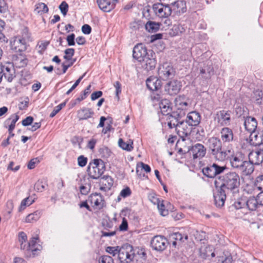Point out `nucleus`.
<instances>
[{
  "instance_id": "f257e3e1",
  "label": "nucleus",
  "mask_w": 263,
  "mask_h": 263,
  "mask_svg": "<svg viewBox=\"0 0 263 263\" xmlns=\"http://www.w3.org/2000/svg\"><path fill=\"white\" fill-rule=\"evenodd\" d=\"M27 238L24 232H21L19 233L18 241L21 243V249L27 251V256H34L41 250L42 246L37 243V236L33 237L29 243L26 242Z\"/></svg>"
},
{
  "instance_id": "f03ea898",
  "label": "nucleus",
  "mask_w": 263,
  "mask_h": 263,
  "mask_svg": "<svg viewBox=\"0 0 263 263\" xmlns=\"http://www.w3.org/2000/svg\"><path fill=\"white\" fill-rule=\"evenodd\" d=\"M230 161L232 167L240 172L242 175H249L254 170L252 164L248 161L243 160L240 156H232Z\"/></svg>"
},
{
  "instance_id": "7ed1b4c3",
  "label": "nucleus",
  "mask_w": 263,
  "mask_h": 263,
  "mask_svg": "<svg viewBox=\"0 0 263 263\" xmlns=\"http://www.w3.org/2000/svg\"><path fill=\"white\" fill-rule=\"evenodd\" d=\"M206 145L215 159L221 161L226 159L227 154L226 152L222 151L221 143L219 139L212 137L208 140Z\"/></svg>"
},
{
  "instance_id": "20e7f679",
  "label": "nucleus",
  "mask_w": 263,
  "mask_h": 263,
  "mask_svg": "<svg viewBox=\"0 0 263 263\" xmlns=\"http://www.w3.org/2000/svg\"><path fill=\"white\" fill-rule=\"evenodd\" d=\"M105 170V164L103 161L100 159H95L89 163L87 172L91 178L98 179L104 173Z\"/></svg>"
},
{
  "instance_id": "39448f33",
  "label": "nucleus",
  "mask_w": 263,
  "mask_h": 263,
  "mask_svg": "<svg viewBox=\"0 0 263 263\" xmlns=\"http://www.w3.org/2000/svg\"><path fill=\"white\" fill-rule=\"evenodd\" d=\"M240 182V177L238 174L233 172L228 173L223 177L221 189L234 190L239 187Z\"/></svg>"
},
{
  "instance_id": "423d86ee",
  "label": "nucleus",
  "mask_w": 263,
  "mask_h": 263,
  "mask_svg": "<svg viewBox=\"0 0 263 263\" xmlns=\"http://www.w3.org/2000/svg\"><path fill=\"white\" fill-rule=\"evenodd\" d=\"M189 99L184 95H180L174 100L175 111L179 113L180 117H184L186 112L191 107Z\"/></svg>"
},
{
  "instance_id": "0eeeda50",
  "label": "nucleus",
  "mask_w": 263,
  "mask_h": 263,
  "mask_svg": "<svg viewBox=\"0 0 263 263\" xmlns=\"http://www.w3.org/2000/svg\"><path fill=\"white\" fill-rule=\"evenodd\" d=\"M136 257L133 247L128 244H125L119 250V259L121 263L130 262Z\"/></svg>"
},
{
  "instance_id": "6e6552de",
  "label": "nucleus",
  "mask_w": 263,
  "mask_h": 263,
  "mask_svg": "<svg viewBox=\"0 0 263 263\" xmlns=\"http://www.w3.org/2000/svg\"><path fill=\"white\" fill-rule=\"evenodd\" d=\"M226 166H220L216 163L209 164L202 168L203 174L209 178H214L224 172Z\"/></svg>"
},
{
  "instance_id": "1a4fd4ad",
  "label": "nucleus",
  "mask_w": 263,
  "mask_h": 263,
  "mask_svg": "<svg viewBox=\"0 0 263 263\" xmlns=\"http://www.w3.org/2000/svg\"><path fill=\"white\" fill-rule=\"evenodd\" d=\"M152 9L155 14L160 18L168 17L172 13V9L168 5L156 3L153 5Z\"/></svg>"
},
{
  "instance_id": "9d476101",
  "label": "nucleus",
  "mask_w": 263,
  "mask_h": 263,
  "mask_svg": "<svg viewBox=\"0 0 263 263\" xmlns=\"http://www.w3.org/2000/svg\"><path fill=\"white\" fill-rule=\"evenodd\" d=\"M158 73L159 77L165 80L173 78L175 76V71L171 64L165 63L160 66Z\"/></svg>"
},
{
  "instance_id": "9b49d317",
  "label": "nucleus",
  "mask_w": 263,
  "mask_h": 263,
  "mask_svg": "<svg viewBox=\"0 0 263 263\" xmlns=\"http://www.w3.org/2000/svg\"><path fill=\"white\" fill-rule=\"evenodd\" d=\"M168 244L167 239L163 236L157 235L154 236L151 241L152 248L156 251H162L165 249Z\"/></svg>"
},
{
  "instance_id": "f8f14e48",
  "label": "nucleus",
  "mask_w": 263,
  "mask_h": 263,
  "mask_svg": "<svg viewBox=\"0 0 263 263\" xmlns=\"http://www.w3.org/2000/svg\"><path fill=\"white\" fill-rule=\"evenodd\" d=\"M181 83L176 80L170 81L164 86V91L170 96L177 95L181 90Z\"/></svg>"
},
{
  "instance_id": "ddd939ff",
  "label": "nucleus",
  "mask_w": 263,
  "mask_h": 263,
  "mask_svg": "<svg viewBox=\"0 0 263 263\" xmlns=\"http://www.w3.org/2000/svg\"><path fill=\"white\" fill-rule=\"evenodd\" d=\"M151 51L147 52L145 46L142 44H138L135 46L133 49V58L139 62H142L143 59L147 57Z\"/></svg>"
},
{
  "instance_id": "4468645a",
  "label": "nucleus",
  "mask_w": 263,
  "mask_h": 263,
  "mask_svg": "<svg viewBox=\"0 0 263 263\" xmlns=\"http://www.w3.org/2000/svg\"><path fill=\"white\" fill-rule=\"evenodd\" d=\"M11 48L16 52H21L26 49L25 40L20 36H15L10 42Z\"/></svg>"
},
{
  "instance_id": "2eb2a0df",
  "label": "nucleus",
  "mask_w": 263,
  "mask_h": 263,
  "mask_svg": "<svg viewBox=\"0 0 263 263\" xmlns=\"http://www.w3.org/2000/svg\"><path fill=\"white\" fill-rule=\"evenodd\" d=\"M215 120L221 126H228L231 123V112L223 110H220L216 114Z\"/></svg>"
},
{
  "instance_id": "dca6fc26",
  "label": "nucleus",
  "mask_w": 263,
  "mask_h": 263,
  "mask_svg": "<svg viewBox=\"0 0 263 263\" xmlns=\"http://www.w3.org/2000/svg\"><path fill=\"white\" fill-rule=\"evenodd\" d=\"M176 131L178 135L184 140V138L189 136L192 131V126H189L185 121H181L176 127Z\"/></svg>"
},
{
  "instance_id": "f3484780",
  "label": "nucleus",
  "mask_w": 263,
  "mask_h": 263,
  "mask_svg": "<svg viewBox=\"0 0 263 263\" xmlns=\"http://www.w3.org/2000/svg\"><path fill=\"white\" fill-rule=\"evenodd\" d=\"M201 119L200 114L198 112L192 111L187 114L185 121L189 126H196L200 123Z\"/></svg>"
},
{
  "instance_id": "a211bd4d",
  "label": "nucleus",
  "mask_w": 263,
  "mask_h": 263,
  "mask_svg": "<svg viewBox=\"0 0 263 263\" xmlns=\"http://www.w3.org/2000/svg\"><path fill=\"white\" fill-rule=\"evenodd\" d=\"M117 2L113 0H97L99 8L105 12H109L113 10Z\"/></svg>"
},
{
  "instance_id": "6ab92c4d",
  "label": "nucleus",
  "mask_w": 263,
  "mask_h": 263,
  "mask_svg": "<svg viewBox=\"0 0 263 263\" xmlns=\"http://www.w3.org/2000/svg\"><path fill=\"white\" fill-rule=\"evenodd\" d=\"M88 200L90 203L98 209H101L104 206V200L100 194H93L89 197Z\"/></svg>"
},
{
  "instance_id": "aec40b11",
  "label": "nucleus",
  "mask_w": 263,
  "mask_h": 263,
  "mask_svg": "<svg viewBox=\"0 0 263 263\" xmlns=\"http://www.w3.org/2000/svg\"><path fill=\"white\" fill-rule=\"evenodd\" d=\"M249 161L254 166V165H258L263 162V155L258 151L250 152L248 155Z\"/></svg>"
},
{
  "instance_id": "412c9836",
  "label": "nucleus",
  "mask_w": 263,
  "mask_h": 263,
  "mask_svg": "<svg viewBox=\"0 0 263 263\" xmlns=\"http://www.w3.org/2000/svg\"><path fill=\"white\" fill-rule=\"evenodd\" d=\"M2 73V77L8 82H11L15 77L14 68L13 66L10 64L3 67Z\"/></svg>"
},
{
  "instance_id": "4be33fe9",
  "label": "nucleus",
  "mask_w": 263,
  "mask_h": 263,
  "mask_svg": "<svg viewBox=\"0 0 263 263\" xmlns=\"http://www.w3.org/2000/svg\"><path fill=\"white\" fill-rule=\"evenodd\" d=\"M147 88L152 91L159 89L162 86L161 81L156 77H150L146 80Z\"/></svg>"
},
{
  "instance_id": "5701e85b",
  "label": "nucleus",
  "mask_w": 263,
  "mask_h": 263,
  "mask_svg": "<svg viewBox=\"0 0 263 263\" xmlns=\"http://www.w3.org/2000/svg\"><path fill=\"white\" fill-rule=\"evenodd\" d=\"M257 125V122L255 118L251 117H247L244 121V126L246 130L249 133H254Z\"/></svg>"
},
{
  "instance_id": "b1692460",
  "label": "nucleus",
  "mask_w": 263,
  "mask_h": 263,
  "mask_svg": "<svg viewBox=\"0 0 263 263\" xmlns=\"http://www.w3.org/2000/svg\"><path fill=\"white\" fill-rule=\"evenodd\" d=\"M94 114L93 111L89 108L82 107L77 111V117L79 120H85L91 118Z\"/></svg>"
},
{
  "instance_id": "393cba45",
  "label": "nucleus",
  "mask_w": 263,
  "mask_h": 263,
  "mask_svg": "<svg viewBox=\"0 0 263 263\" xmlns=\"http://www.w3.org/2000/svg\"><path fill=\"white\" fill-rule=\"evenodd\" d=\"M191 151L194 159L202 158L206 153V149L204 146L198 143L192 146Z\"/></svg>"
},
{
  "instance_id": "a878e982",
  "label": "nucleus",
  "mask_w": 263,
  "mask_h": 263,
  "mask_svg": "<svg viewBox=\"0 0 263 263\" xmlns=\"http://www.w3.org/2000/svg\"><path fill=\"white\" fill-rule=\"evenodd\" d=\"M152 54V52L151 53ZM149 54L146 57L143 61H142V66L147 71L151 70L155 68L156 65V60L153 57L152 55Z\"/></svg>"
},
{
  "instance_id": "bb28decb",
  "label": "nucleus",
  "mask_w": 263,
  "mask_h": 263,
  "mask_svg": "<svg viewBox=\"0 0 263 263\" xmlns=\"http://www.w3.org/2000/svg\"><path fill=\"white\" fill-rule=\"evenodd\" d=\"M182 117H180L179 116V113L174 111L172 114L169 115L168 116V122L167 125L170 128H175L176 129V127L178 125V124L181 122L180 119Z\"/></svg>"
},
{
  "instance_id": "cd10ccee",
  "label": "nucleus",
  "mask_w": 263,
  "mask_h": 263,
  "mask_svg": "<svg viewBox=\"0 0 263 263\" xmlns=\"http://www.w3.org/2000/svg\"><path fill=\"white\" fill-rule=\"evenodd\" d=\"M221 139L223 142H230L233 140L234 135L231 129L223 127L220 131Z\"/></svg>"
},
{
  "instance_id": "c85d7f7f",
  "label": "nucleus",
  "mask_w": 263,
  "mask_h": 263,
  "mask_svg": "<svg viewBox=\"0 0 263 263\" xmlns=\"http://www.w3.org/2000/svg\"><path fill=\"white\" fill-rule=\"evenodd\" d=\"M213 247L211 246L203 245L199 249L200 256L203 258H206L210 254L212 257L215 256V253L213 252Z\"/></svg>"
},
{
  "instance_id": "c756f323",
  "label": "nucleus",
  "mask_w": 263,
  "mask_h": 263,
  "mask_svg": "<svg viewBox=\"0 0 263 263\" xmlns=\"http://www.w3.org/2000/svg\"><path fill=\"white\" fill-rule=\"evenodd\" d=\"M226 198L224 191L221 189L219 193L214 196L215 203L217 207L220 208L224 205Z\"/></svg>"
},
{
  "instance_id": "7c9ffc66",
  "label": "nucleus",
  "mask_w": 263,
  "mask_h": 263,
  "mask_svg": "<svg viewBox=\"0 0 263 263\" xmlns=\"http://www.w3.org/2000/svg\"><path fill=\"white\" fill-rule=\"evenodd\" d=\"M159 107L162 113L168 115L172 110L171 103L167 99H163L159 103Z\"/></svg>"
},
{
  "instance_id": "2f4dec72",
  "label": "nucleus",
  "mask_w": 263,
  "mask_h": 263,
  "mask_svg": "<svg viewBox=\"0 0 263 263\" xmlns=\"http://www.w3.org/2000/svg\"><path fill=\"white\" fill-rule=\"evenodd\" d=\"M185 31V28L183 25L177 24L173 25L172 29L170 32L171 36H176L181 34Z\"/></svg>"
},
{
  "instance_id": "473e14b6",
  "label": "nucleus",
  "mask_w": 263,
  "mask_h": 263,
  "mask_svg": "<svg viewBox=\"0 0 263 263\" xmlns=\"http://www.w3.org/2000/svg\"><path fill=\"white\" fill-rule=\"evenodd\" d=\"M259 205L256 198L254 197H250L246 200V207L250 211H255Z\"/></svg>"
},
{
  "instance_id": "72a5a7b5",
  "label": "nucleus",
  "mask_w": 263,
  "mask_h": 263,
  "mask_svg": "<svg viewBox=\"0 0 263 263\" xmlns=\"http://www.w3.org/2000/svg\"><path fill=\"white\" fill-rule=\"evenodd\" d=\"M160 26L159 23L149 21L145 24V28L149 32H155L159 30Z\"/></svg>"
},
{
  "instance_id": "f704fd0d",
  "label": "nucleus",
  "mask_w": 263,
  "mask_h": 263,
  "mask_svg": "<svg viewBox=\"0 0 263 263\" xmlns=\"http://www.w3.org/2000/svg\"><path fill=\"white\" fill-rule=\"evenodd\" d=\"M154 199L155 200L154 201V202L155 204H157V208L160 214L163 216H165L168 215V211L167 210L165 209L163 201H160L158 198H154Z\"/></svg>"
},
{
  "instance_id": "c9c22d12",
  "label": "nucleus",
  "mask_w": 263,
  "mask_h": 263,
  "mask_svg": "<svg viewBox=\"0 0 263 263\" xmlns=\"http://www.w3.org/2000/svg\"><path fill=\"white\" fill-rule=\"evenodd\" d=\"M41 212L36 211L33 213L29 214L25 219L26 222H33L37 221L41 217Z\"/></svg>"
},
{
  "instance_id": "e433bc0d",
  "label": "nucleus",
  "mask_w": 263,
  "mask_h": 263,
  "mask_svg": "<svg viewBox=\"0 0 263 263\" xmlns=\"http://www.w3.org/2000/svg\"><path fill=\"white\" fill-rule=\"evenodd\" d=\"M174 4L175 6L176 7V8H175L174 9L177 13L180 14L186 11V4L184 1H176Z\"/></svg>"
},
{
  "instance_id": "4c0bfd02",
  "label": "nucleus",
  "mask_w": 263,
  "mask_h": 263,
  "mask_svg": "<svg viewBox=\"0 0 263 263\" xmlns=\"http://www.w3.org/2000/svg\"><path fill=\"white\" fill-rule=\"evenodd\" d=\"M34 11L37 13H45L48 12V8L46 4L43 3H40L35 5Z\"/></svg>"
},
{
  "instance_id": "58836bf2",
  "label": "nucleus",
  "mask_w": 263,
  "mask_h": 263,
  "mask_svg": "<svg viewBox=\"0 0 263 263\" xmlns=\"http://www.w3.org/2000/svg\"><path fill=\"white\" fill-rule=\"evenodd\" d=\"M19 119V116L16 114H13L12 116H11L10 118L8 119L7 121L9 120H11V123L10 125L9 126L8 130L9 133L11 134V132L13 131V130L15 128V123L17 122V121Z\"/></svg>"
},
{
  "instance_id": "ea45409f",
  "label": "nucleus",
  "mask_w": 263,
  "mask_h": 263,
  "mask_svg": "<svg viewBox=\"0 0 263 263\" xmlns=\"http://www.w3.org/2000/svg\"><path fill=\"white\" fill-rule=\"evenodd\" d=\"M118 144L119 146L124 150L130 151L133 148V147L132 146V142L131 143H127L125 142L122 139H120L118 141Z\"/></svg>"
},
{
  "instance_id": "a19ab883",
  "label": "nucleus",
  "mask_w": 263,
  "mask_h": 263,
  "mask_svg": "<svg viewBox=\"0 0 263 263\" xmlns=\"http://www.w3.org/2000/svg\"><path fill=\"white\" fill-rule=\"evenodd\" d=\"M120 247L119 246L117 247H107L105 249V251L108 253L112 255L113 256H115L116 255H119V250Z\"/></svg>"
},
{
  "instance_id": "79ce46f5",
  "label": "nucleus",
  "mask_w": 263,
  "mask_h": 263,
  "mask_svg": "<svg viewBox=\"0 0 263 263\" xmlns=\"http://www.w3.org/2000/svg\"><path fill=\"white\" fill-rule=\"evenodd\" d=\"M65 55L64 56V59L67 61H72V57L74 53V49L73 48H68L64 51Z\"/></svg>"
},
{
  "instance_id": "37998d69",
  "label": "nucleus",
  "mask_w": 263,
  "mask_h": 263,
  "mask_svg": "<svg viewBox=\"0 0 263 263\" xmlns=\"http://www.w3.org/2000/svg\"><path fill=\"white\" fill-rule=\"evenodd\" d=\"M34 202V200H30L29 197H27L23 199L21 203L19 208V211H21L25 209L27 206H29Z\"/></svg>"
},
{
  "instance_id": "c03bdc74",
  "label": "nucleus",
  "mask_w": 263,
  "mask_h": 263,
  "mask_svg": "<svg viewBox=\"0 0 263 263\" xmlns=\"http://www.w3.org/2000/svg\"><path fill=\"white\" fill-rule=\"evenodd\" d=\"M254 98L258 104L263 102V92L261 90H256L254 92Z\"/></svg>"
},
{
  "instance_id": "a18cd8bd",
  "label": "nucleus",
  "mask_w": 263,
  "mask_h": 263,
  "mask_svg": "<svg viewBox=\"0 0 263 263\" xmlns=\"http://www.w3.org/2000/svg\"><path fill=\"white\" fill-rule=\"evenodd\" d=\"M34 190L37 192H42L45 188V183L42 180H38L34 184Z\"/></svg>"
},
{
  "instance_id": "49530a36",
  "label": "nucleus",
  "mask_w": 263,
  "mask_h": 263,
  "mask_svg": "<svg viewBox=\"0 0 263 263\" xmlns=\"http://www.w3.org/2000/svg\"><path fill=\"white\" fill-rule=\"evenodd\" d=\"M257 189V186L254 184H247L244 189V191L249 194H254Z\"/></svg>"
},
{
  "instance_id": "de8ad7c7",
  "label": "nucleus",
  "mask_w": 263,
  "mask_h": 263,
  "mask_svg": "<svg viewBox=\"0 0 263 263\" xmlns=\"http://www.w3.org/2000/svg\"><path fill=\"white\" fill-rule=\"evenodd\" d=\"M255 184L258 190H263V175H259L256 177Z\"/></svg>"
},
{
  "instance_id": "09e8293b",
  "label": "nucleus",
  "mask_w": 263,
  "mask_h": 263,
  "mask_svg": "<svg viewBox=\"0 0 263 263\" xmlns=\"http://www.w3.org/2000/svg\"><path fill=\"white\" fill-rule=\"evenodd\" d=\"M102 184L106 185L107 187H111L113 184V180L112 178L109 176H105L103 177L102 178Z\"/></svg>"
},
{
  "instance_id": "8fccbe9b",
  "label": "nucleus",
  "mask_w": 263,
  "mask_h": 263,
  "mask_svg": "<svg viewBox=\"0 0 263 263\" xmlns=\"http://www.w3.org/2000/svg\"><path fill=\"white\" fill-rule=\"evenodd\" d=\"M141 167L142 170H144L146 173H149L151 172V167L147 164H145L143 162H140L137 164L136 173L137 175H139V167Z\"/></svg>"
},
{
  "instance_id": "3c124183",
  "label": "nucleus",
  "mask_w": 263,
  "mask_h": 263,
  "mask_svg": "<svg viewBox=\"0 0 263 263\" xmlns=\"http://www.w3.org/2000/svg\"><path fill=\"white\" fill-rule=\"evenodd\" d=\"M234 206L236 209H239L246 207V200L239 199L234 203Z\"/></svg>"
},
{
  "instance_id": "603ef678",
  "label": "nucleus",
  "mask_w": 263,
  "mask_h": 263,
  "mask_svg": "<svg viewBox=\"0 0 263 263\" xmlns=\"http://www.w3.org/2000/svg\"><path fill=\"white\" fill-rule=\"evenodd\" d=\"M100 263H114L111 257L108 255H103L99 259Z\"/></svg>"
},
{
  "instance_id": "864d4df0",
  "label": "nucleus",
  "mask_w": 263,
  "mask_h": 263,
  "mask_svg": "<svg viewBox=\"0 0 263 263\" xmlns=\"http://www.w3.org/2000/svg\"><path fill=\"white\" fill-rule=\"evenodd\" d=\"M76 62V59H73L72 61H67L66 62H64L62 64L63 73H64L66 72L67 69L72 66Z\"/></svg>"
},
{
  "instance_id": "5fc2aeb1",
  "label": "nucleus",
  "mask_w": 263,
  "mask_h": 263,
  "mask_svg": "<svg viewBox=\"0 0 263 263\" xmlns=\"http://www.w3.org/2000/svg\"><path fill=\"white\" fill-rule=\"evenodd\" d=\"M68 5L65 2H63L59 6L61 13L65 15L68 11Z\"/></svg>"
},
{
  "instance_id": "6e6d98bb",
  "label": "nucleus",
  "mask_w": 263,
  "mask_h": 263,
  "mask_svg": "<svg viewBox=\"0 0 263 263\" xmlns=\"http://www.w3.org/2000/svg\"><path fill=\"white\" fill-rule=\"evenodd\" d=\"M87 162V158L84 156H80L78 158V165L81 167H84L86 165Z\"/></svg>"
},
{
  "instance_id": "4d7b16f0",
  "label": "nucleus",
  "mask_w": 263,
  "mask_h": 263,
  "mask_svg": "<svg viewBox=\"0 0 263 263\" xmlns=\"http://www.w3.org/2000/svg\"><path fill=\"white\" fill-rule=\"evenodd\" d=\"M39 162L40 161L37 158L31 159L28 164V168L30 170L34 168L35 166V165L39 163Z\"/></svg>"
},
{
  "instance_id": "13d9d810",
  "label": "nucleus",
  "mask_w": 263,
  "mask_h": 263,
  "mask_svg": "<svg viewBox=\"0 0 263 263\" xmlns=\"http://www.w3.org/2000/svg\"><path fill=\"white\" fill-rule=\"evenodd\" d=\"M75 35L72 33L67 36L66 41L69 46H73L75 45L74 42Z\"/></svg>"
},
{
  "instance_id": "bf43d9fd",
  "label": "nucleus",
  "mask_w": 263,
  "mask_h": 263,
  "mask_svg": "<svg viewBox=\"0 0 263 263\" xmlns=\"http://www.w3.org/2000/svg\"><path fill=\"white\" fill-rule=\"evenodd\" d=\"M131 194V191L128 187L123 189L120 192V196L123 198L127 197Z\"/></svg>"
},
{
  "instance_id": "052dcab7",
  "label": "nucleus",
  "mask_w": 263,
  "mask_h": 263,
  "mask_svg": "<svg viewBox=\"0 0 263 263\" xmlns=\"http://www.w3.org/2000/svg\"><path fill=\"white\" fill-rule=\"evenodd\" d=\"M128 229V223L126 219L125 218L122 219V221L121 224L119 227V229L122 231H125Z\"/></svg>"
},
{
  "instance_id": "680f3d73",
  "label": "nucleus",
  "mask_w": 263,
  "mask_h": 263,
  "mask_svg": "<svg viewBox=\"0 0 263 263\" xmlns=\"http://www.w3.org/2000/svg\"><path fill=\"white\" fill-rule=\"evenodd\" d=\"M33 121V118L31 116H29L22 121V124L25 126H28L32 124Z\"/></svg>"
},
{
  "instance_id": "e2e57ef3",
  "label": "nucleus",
  "mask_w": 263,
  "mask_h": 263,
  "mask_svg": "<svg viewBox=\"0 0 263 263\" xmlns=\"http://www.w3.org/2000/svg\"><path fill=\"white\" fill-rule=\"evenodd\" d=\"M8 10V6L4 0H0V12L5 13Z\"/></svg>"
},
{
  "instance_id": "0e129e2a",
  "label": "nucleus",
  "mask_w": 263,
  "mask_h": 263,
  "mask_svg": "<svg viewBox=\"0 0 263 263\" xmlns=\"http://www.w3.org/2000/svg\"><path fill=\"white\" fill-rule=\"evenodd\" d=\"M91 31V27L85 24L82 27V31L83 33L85 34H89L90 33Z\"/></svg>"
},
{
  "instance_id": "69168bd1",
  "label": "nucleus",
  "mask_w": 263,
  "mask_h": 263,
  "mask_svg": "<svg viewBox=\"0 0 263 263\" xmlns=\"http://www.w3.org/2000/svg\"><path fill=\"white\" fill-rule=\"evenodd\" d=\"M102 96V92L101 91H97L93 92L91 95V99L95 100Z\"/></svg>"
},
{
  "instance_id": "338daca9",
  "label": "nucleus",
  "mask_w": 263,
  "mask_h": 263,
  "mask_svg": "<svg viewBox=\"0 0 263 263\" xmlns=\"http://www.w3.org/2000/svg\"><path fill=\"white\" fill-rule=\"evenodd\" d=\"M114 87L116 88V96L118 97L119 94L121 92V84L119 82L117 81L114 83Z\"/></svg>"
},
{
  "instance_id": "774afa93",
  "label": "nucleus",
  "mask_w": 263,
  "mask_h": 263,
  "mask_svg": "<svg viewBox=\"0 0 263 263\" xmlns=\"http://www.w3.org/2000/svg\"><path fill=\"white\" fill-rule=\"evenodd\" d=\"M257 195L256 199L259 205H263V190Z\"/></svg>"
}]
</instances>
